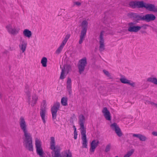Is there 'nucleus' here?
<instances>
[{
	"instance_id": "0eeeda50",
	"label": "nucleus",
	"mask_w": 157,
	"mask_h": 157,
	"mask_svg": "<svg viewBox=\"0 0 157 157\" xmlns=\"http://www.w3.org/2000/svg\"><path fill=\"white\" fill-rule=\"evenodd\" d=\"M141 29L140 26L136 25L135 23L131 22L128 24V30L130 32L137 33Z\"/></svg>"
},
{
	"instance_id": "9b49d317",
	"label": "nucleus",
	"mask_w": 157,
	"mask_h": 157,
	"mask_svg": "<svg viewBox=\"0 0 157 157\" xmlns=\"http://www.w3.org/2000/svg\"><path fill=\"white\" fill-rule=\"evenodd\" d=\"M110 127L112 130L115 131L116 134L119 137L122 136L123 134L119 128V126L116 123H114L110 125Z\"/></svg>"
},
{
	"instance_id": "f3484780",
	"label": "nucleus",
	"mask_w": 157,
	"mask_h": 157,
	"mask_svg": "<svg viewBox=\"0 0 157 157\" xmlns=\"http://www.w3.org/2000/svg\"><path fill=\"white\" fill-rule=\"evenodd\" d=\"M120 80L123 83L128 84L133 87H134L135 86L136 84L135 82L131 80H128L124 77L121 78L120 79Z\"/></svg>"
},
{
	"instance_id": "39448f33",
	"label": "nucleus",
	"mask_w": 157,
	"mask_h": 157,
	"mask_svg": "<svg viewBox=\"0 0 157 157\" xmlns=\"http://www.w3.org/2000/svg\"><path fill=\"white\" fill-rule=\"evenodd\" d=\"M87 64V59L86 57H84L79 60L78 64V72L80 74L83 72Z\"/></svg>"
},
{
	"instance_id": "f257e3e1",
	"label": "nucleus",
	"mask_w": 157,
	"mask_h": 157,
	"mask_svg": "<svg viewBox=\"0 0 157 157\" xmlns=\"http://www.w3.org/2000/svg\"><path fill=\"white\" fill-rule=\"evenodd\" d=\"M19 123L21 129L23 133V139L25 147L29 151H33L32 137V135L28 131V125L25 118L22 117H20Z\"/></svg>"
},
{
	"instance_id": "2f4dec72",
	"label": "nucleus",
	"mask_w": 157,
	"mask_h": 157,
	"mask_svg": "<svg viewBox=\"0 0 157 157\" xmlns=\"http://www.w3.org/2000/svg\"><path fill=\"white\" fill-rule=\"evenodd\" d=\"M63 157H71L72 155L71 152H69L68 153L65 152L63 154Z\"/></svg>"
},
{
	"instance_id": "58836bf2",
	"label": "nucleus",
	"mask_w": 157,
	"mask_h": 157,
	"mask_svg": "<svg viewBox=\"0 0 157 157\" xmlns=\"http://www.w3.org/2000/svg\"><path fill=\"white\" fill-rule=\"evenodd\" d=\"M145 103L146 104H151L153 105L154 103L153 102L147 101H146Z\"/></svg>"
},
{
	"instance_id": "393cba45",
	"label": "nucleus",
	"mask_w": 157,
	"mask_h": 157,
	"mask_svg": "<svg viewBox=\"0 0 157 157\" xmlns=\"http://www.w3.org/2000/svg\"><path fill=\"white\" fill-rule=\"evenodd\" d=\"M65 45V44L61 43L59 46L58 48L56 50V53L57 54H59L62 51Z\"/></svg>"
},
{
	"instance_id": "4be33fe9",
	"label": "nucleus",
	"mask_w": 157,
	"mask_h": 157,
	"mask_svg": "<svg viewBox=\"0 0 157 157\" xmlns=\"http://www.w3.org/2000/svg\"><path fill=\"white\" fill-rule=\"evenodd\" d=\"M71 79L69 78H68L67 82V90L69 94H71Z\"/></svg>"
},
{
	"instance_id": "2eb2a0df",
	"label": "nucleus",
	"mask_w": 157,
	"mask_h": 157,
	"mask_svg": "<svg viewBox=\"0 0 157 157\" xmlns=\"http://www.w3.org/2000/svg\"><path fill=\"white\" fill-rule=\"evenodd\" d=\"M142 3V1H132L129 2V5L132 8H141Z\"/></svg>"
},
{
	"instance_id": "ea45409f",
	"label": "nucleus",
	"mask_w": 157,
	"mask_h": 157,
	"mask_svg": "<svg viewBox=\"0 0 157 157\" xmlns=\"http://www.w3.org/2000/svg\"><path fill=\"white\" fill-rule=\"evenodd\" d=\"M140 134H133L132 136L133 137H137L138 138H139L140 136Z\"/></svg>"
},
{
	"instance_id": "5701e85b",
	"label": "nucleus",
	"mask_w": 157,
	"mask_h": 157,
	"mask_svg": "<svg viewBox=\"0 0 157 157\" xmlns=\"http://www.w3.org/2000/svg\"><path fill=\"white\" fill-rule=\"evenodd\" d=\"M32 98L31 105L33 106L36 104L38 98L36 95L34 94L33 95Z\"/></svg>"
},
{
	"instance_id": "de8ad7c7",
	"label": "nucleus",
	"mask_w": 157,
	"mask_h": 157,
	"mask_svg": "<svg viewBox=\"0 0 157 157\" xmlns=\"http://www.w3.org/2000/svg\"><path fill=\"white\" fill-rule=\"evenodd\" d=\"M156 157H157V156Z\"/></svg>"
},
{
	"instance_id": "7c9ffc66",
	"label": "nucleus",
	"mask_w": 157,
	"mask_h": 157,
	"mask_svg": "<svg viewBox=\"0 0 157 157\" xmlns=\"http://www.w3.org/2000/svg\"><path fill=\"white\" fill-rule=\"evenodd\" d=\"M139 139L141 141H145L147 139V138L145 136L141 134H140Z\"/></svg>"
},
{
	"instance_id": "c85d7f7f",
	"label": "nucleus",
	"mask_w": 157,
	"mask_h": 157,
	"mask_svg": "<svg viewBox=\"0 0 157 157\" xmlns=\"http://www.w3.org/2000/svg\"><path fill=\"white\" fill-rule=\"evenodd\" d=\"M65 69H63L62 70V71L61 73V75L60 76V79H63L65 77V75H64Z\"/></svg>"
},
{
	"instance_id": "1a4fd4ad",
	"label": "nucleus",
	"mask_w": 157,
	"mask_h": 157,
	"mask_svg": "<svg viewBox=\"0 0 157 157\" xmlns=\"http://www.w3.org/2000/svg\"><path fill=\"white\" fill-rule=\"evenodd\" d=\"M8 32L10 34L13 35L18 34L20 31V29L16 27H13L10 25H9L6 27Z\"/></svg>"
},
{
	"instance_id": "a19ab883",
	"label": "nucleus",
	"mask_w": 157,
	"mask_h": 157,
	"mask_svg": "<svg viewBox=\"0 0 157 157\" xmlns=\"http://www.w3.org/2000/svg\"><path fill=\"white\" fill-rule=\"evenodd\" d=\"M27 97H28L29 100L30 99L31 95L30 94L29 92H28L27 93Z\"/></svg>"
},
{
	"instance_id": "bb28decb",
	"label": "nucleus",
	"mask_w": 157,
	"mask_h": 157,
	"mask_svg": "<svg viewBox=\"0 0 157 157\" xmlns=\"http://www.w3.org/2000/svg\"><path fill=\"white\" fill-rule=\"evenodd\" d=\"M67 99L66 98L63 97L61 100V103L63 106H66L67 105Z\"/></svg>"
},
{
	"instance_id": "c03bdc74",
	"label": "nucleus",
	"mask_w": 157,
	"mask_h": 157,
	"mask_svg": "<svg viewBox=\"0 0 157 157\" xmlns=\"http://www.w3.org/2000/svg\"><path fill=\"white\" fill-rule=\"evenodd\" d=\"M124 157H129L128 155H127V154L125 155Z\"/></svg>"
},
{
	"instance_id": "7ed1b4c3",
	"label": "nucleus",
	"mask_w": 157,
	"mask_h": 157,
	"mask_svg": "<svg viewBox=\"0 0 157 157\" xmlns=\"http://www.w3.org/2000/svg\"><path fill=\"white\" fill-rule=\"evenodd\" d=\"M50 149L52 150L51 152L52 157H63V154L60 153L61 149L58 146H55V138L53 137L51 138Z\"/></svg>"
},
{
	"instance_id": "ddd939ff",
	"label": "nucleus",
	"mask_w": 157,
	"mask_h": 157,
	"mask_svg": "<svg viewBox=\"0 0 157 157\" xmlns=\"http://www.w3.org/2000/svg\"><path fill=\"white\" fill-rule=\"evenodd\" d=\"M155 16L152 14H147L142 17V20L145 21L147 22H149L155 20Z\"/></svg>"
},
{
	"instance_id": "4468645a",
	"label": "nucleus",
	"mask_w": 157,
	"mask_h": 157,
	"mask_svg": "<svg viewBox=\"0 0 157 157\" xmlns=\"http://www.w3.org/2000/svg\"><path fill=\"white\" fill-rule=\"evenodd\" d=\"M19 47L22 53H24L26 49L27 45V42L22 37L20 38L19 40Z\"/></svg>"
},
{
	"instance_id": "aec40b11",
	"label": "nucleus",
	"mask_w": 157,
	"mask_h": 157,
	"mask_svg": "<svg viewBox=\"0 0 157 157\" xmlns=\"http://www.w3.org/2000/svg\"><path fill=\"white\" fill-rule=\"evenodd\" d=\"M98 144V141H96L95 140H93L91 143V147L90 149V152H94Z\"/></svg>"
},
{
	"instance_id": "49530a36",
	"label": "nucleus",
	"mask_w": 157,
	"mask_h": 157,
	"mask_svg": "<svg viewBox=\"0 0 157 157\" xmlns=\"http://www.w3.org/2000/svg\"><path fill=\"white\" fill-rule=\"evenodd\" d=\"M115 157H118V156H115Z\"/></svg>"
},
{
	"instance_id": "37998d69",
	"label": "nucleus",
	"mask_w": 157,
	"mask_h": 157,
	"mask_svg": "<svg viewBox=\"0 0 157 157\" xmlns=\"http://www.w3.org/2000/svg\"><path fill=\"white\" fill-rule=\"evenodd\" d=\"M153 105H154L156 108H157V104L154 103Z\"/></svg>"
},
{
	"instance_id": "e433bc0d",
	"label": "nucleus",
	"mask_w": 157,
	"mask_h": 157,
	"mask_svg": "<svg viewBox=\"0 0 157 157\" xmlns=\"http://www.w3.org/2000/svg\"><path fill=\"white\" fill-rule=\"evenodd\" d=\"M134 150H132L128 152L126 154L129 157L133 153Z\"/></svg>"
},
{
	"instance_id": "a878e982",
	"label": "nucleus",
	"mask_w": 157,
	"mask_h": 157,
	"mask_svg": "<svg viewBox=\"0 0 157 157\" xmlns=\"http://www.w3.org/2000/svg\"><path fill=\"white\" fill-rule=\"evenodd\" d=\"M47 59L46 57H43L41 59V63L42 65L44 67L47 66Z\"/></svg>"
},
{
	"instance_id": "f8f14e48",
	"label": "nucleus",
	"mask_w": 157,
	"mask_h": 157,
	"mask_svg": "<svg viewBox=\"0 0 157 157\" xmlns=\"http://www.w3.org/2000/svg\"><path fill=\"white\" fill-rule=\"evenodd\" d=\"M104 31H102L101 32L99 36V50L100 52L104 51L105 49L104 40L103 38Z\"/></svg>"
},
{
	"instance_id": "9d476101",
	"label": "nucleus",
	"mask_w": 157,
	"mask_h": 157,
	"mask_svg": "<svg viewBox=\"0 0 157 157\" xmlns=\"http://www.w3.org/2000/svg\"><path fill=\"white\" fill-rule=\"evenodd\" d=\"M60 107V103L59 102H56L54 104L53 107L51 109V111L52 115V118L53 120L56 118L57 112L59 110Z\"/></svg>"
},
{
	"instance_id": "20e7f679",
	"label": "nucleus",
	"mask_w": 157,
	"mask_h": 157,
	"mask_svg": "<svg viewBox=\"0 0 157 157\" xmlns=\"http://www.w3.org/2000/svg\"><path fill=\"white\" fill-rule=\"evenodd\" d=\"M88 24V22L86 20H84L82 22V28L79 40V43L80 44H81L85 39L87 32Z\"/></svg>"
},
{
	"instance_id": "cd10ccee",
	"label": "nucleus",
	"mask_w": 157,
	"mask_h": 157,
	"mask_svg": "<svg viewBox=\"0 0 157 157\" xmlns=\"http://www.w3.org/2000/svg\"><path fill=\"white\" fill-rule=\"evenodd\" d=\"M70 36V34H67L64 38V40L62 41V43L63 44L65 45L66 43L67 42L68 39L69 38Z\"/></svg>"
},
{
	"instance_id": "dca6fc26",
	"label": "nucleus",
	"mask_w": 157,
	"mask_h": 157,
	"mask_svg": "<svg viewBox=\"0 0 157 157\" xmlns=\"http://www.w3.org/2000/svg\"><path fill=\"white\" fill-rule=\"evenodd\" d=\"M128 16L130 18L132 19L133 20H136L137 22L139 21L142 20V16L139 15L136 13H130L128 14Z\"/></svg>"
},
{
	"instance_id": "f704fd0d",
	"label": "nucleus",
	"mask_w": 157,
	"mask_h": 157,
	"mask_svg": "<svg viewBox=\"0 0 157 157\" xmlns=\"http://www.w3.org/2000/svg\"><path fill=\"white\" fill-rule=\"evenodd\" d=\"M74 138L76 140L77 139V133L76 131V128H75V130L74 132Z\"/></svg>"
},
{
	"instance_id": "6e6552de",
	"label": "nucleus",
	"mask_w": 157,
	"mask_h": 157,
	"mask_svg": "<svg viewBox=\"0 0 157 157\" xmlns=\"http://www.w3.org/2000/svg\"><path fill=\"white\" fill-rule=\"evenodd\" d=\"M35 145L37 154L39 155L40 157H43V152L41 147L40 141L37 138L35 140Z\"/></svg>"
},
{
	"instance_id": "6ab92c4d",
	"label": "nucleus",
	"mask_w": 157,
	"mask_h": 157,
	"mask_svg": "<svg viewBox=\"0 0 157 157\" xmlns=\"http://www.w3.org/2000/svg\"><path fill=\"white\" fill-rule=\"evenodd\" d=\"M40 114L44 123L45 124L46 122L45 119L47 118V116H46V111L45 108L40 109Z\"/></svg>"
},
{
	"instance_id": "412c9836",
	"label": "nucleus",
	"mask_w": 157,
	"mask_h": 157,
	"mask_svg": "<svg viewBox=\"0 0 157 157\" xmlns=\"http://www.w3.org/2000/svg\"><path fill=\"white\" fill-rule=\"evenodd\" d=\"M24 36L28 38L31 37L32 36V33L31 31L28 29H25L23 31Z\"/></svg>"
},
{
	"instance_id": "c9c22d12",
	"label": "nucleus",
	"mask_w": 157,
	"mask_h": 157,
	"mask_svg": "<svg viewBox=\"0 0 157 157\" xmlns=\"http://www.w3.org/2000/svg\"><path fill=\"white\" fill-rule=\"evenodd\" d=\"M134 150H132L128 152L126 154L129 157L133 153Z\"/></svg>"
},
{
	"instance_id": "423d86ee",
	"label": "nucleus",
	"mask_w": 157,
	"mask_h": 157,
	"mask_svg": "<svg viewBox=\"0 0 157 157\" xmlns=\"http://www.w3.org/2000/svg\"><path fill=\"white\" fill-rule=\"evenodd\" d=\"M143 8L150 11L157 13V6L153 4L146 3L142 1L141 8Z\"/></svg>"
},
{
	"instance_id": "f03ea898",
	"label": "nucleus",
	"mask_w": 157,
	"mask_h": 157,
	"mask_svg": "<svg viewBox=\"0 0 157 157\" xmlns=\"http://www.w3.org/2000/svg\"><path fill=\"white\" fill-rule=\"evenodd\" d=\"M85 122V117L82 115L79 116V124L80 125V129L82 136L81 138L82 140V144L83 148L87 147V141L86 137V128L84 126Z\"/></svg>"
},
{
	"instance_id": "79ce46f5",
	"label": "nucleus",
	"mask_w": 157,
	"mask_h": 157,
	"mask_svg": "<svg viewBox=\"0 0 157 157\" xmlns=\"http://www.w3.org/2000/svg\"><path fill=\"white\" fill-rule=\"evenodd\" d=\"M152 134L155 136H157V132L154 131L152 132Z\"/></svg>"
},
{
	"instance_id": "a211bd4d",
	"label": "nucleus",
	"mask_w": 157,
	"mask_h": 157,
	"mask_svg": "<svg viewBox=\"0 0 157 157\" xmlns=\"http://www.w3.org/2000/svg\"><path fill=\"white\" fill-rule=\"evenodd\" d=\"M102 113L106 120L108 121L111 120L110 113L106 107H105L103 108L102 110Z\"/></svg>"
},
{
	"instance_id": "72a5a7b5",
	"label": "nucleus",
	"mask_w": 157,
	"mask_h": 157,
	"mask_svg": "<svg viewBox=\"0 0 157 157\" xmlns=\"http://www.w3.org/2000/svg\"><path fill=\"white\" fill-rule=\"evenodd\" d=\"M103 72L105 74V75H106L108 77H110L111 75L110 74L109 72L108 71H106L105 70H103Z\"/></svg>"
},
{
	"instance_id": "4c0bfd02",
	"label": "nucleus",
	"mask_w": 157,
	"mask_h": 157,
	"mask_svg": "<svg viewBox=\"0 0 157 157\" xmlns=\"http://www.w3.org/2000/svg\"><path fill=\"white\" fill-rule=\"evenodd\" d=\"M81 3L79 2H74V6L76 5L77 6H80L81 5Z\"/></svg>"
},
{
	"instance_id": "a18cd8bd",
	"label": "nucleus",
	"mask_w": 157,
	"mask_h": 157,
	"mask_svg": "<svg viewBox=\"0 0 157 157\" xmlns=\"http://www.w3.org/2000/svg\"><path fill=\"white\" fill-rule=\"evenodd\" d=\"M2 96V94L0 93V97H1Z\"/></svg>"
},
{
	"instance_id": "b1692460",
	"label": "nucleus",
	"mask_w": 157,
	"mask_h": 157,
	"mask_svg": "<svg viewBox=\"0 0 157 157\" xmlns=\"http://www.w3.org/2000/svg\"><path fill=\"white\" fill-rule=\"evenodd\" d=\"M147 81L157 85V79L155 78L150 77L147 79Z\"/></svg>"
},
{
	"instance_id": "c756f323",
	"label": "nucleus",
	"mask_w": 157,
	"mask_h": 157,
	"mask_svg": "<svg viewBox=\"0 0 157 157\" xmlns=\"http://www.w3.org/2000/svg\"><path fill=\"white\" fill-rule=\"evenodd\" d=\"M111 147V144H110V143L109 144L106 145V147L105 149V151L106 152H108L109 151Z\"/></svg>"
},
{
	"instance_id": "473e14b6",
	"label": "nucleus",
	"mask_w": 157,
	"mask_h": 157,
	"mask_svg": "<svg viewBox=\"0 0 157 157\" xmlns=\"http://www.w3.org/2000/svg\"><path fill=\"white\" fill-rule=\"evenodd\" d=\"M149 26H150V25H148L147 24H144L142 26H140V27H141V29L142 28L144 29H146L147 28V27Z\"/></svg>"
}]
</instances>
